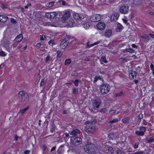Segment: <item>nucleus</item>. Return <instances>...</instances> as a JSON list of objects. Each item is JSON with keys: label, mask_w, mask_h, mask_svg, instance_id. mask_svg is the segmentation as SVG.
Masks as SVG:
<instances>
[{"label": "nucleus", "mask_w": 154, "mask_h": 154, "mask_svg": "<svg viewBox=\"0 0 154 154\" xmlns=\"http://www.w3.org/2000/svg\"><path fill=\"white\" fill-rule=\"evenodd\" d=\"M109 142H105L103 143L102 150L106 154H112L114 152L113 148L109 145Z\"/></svg>", "instance_id": "1"}, {"label": "nucleus", "mask_w": 154, "mask_h": 154, "mask_svg": "<svg viewBox=\"0 0 154 154\" xmlns=\"http://www.w3.org/2000/svg\"><path fill=\"white\" fill-rule=\"evenodd\" d=\"M84 148L85 151L88 153L94 152L96 149L95 145L89 142L87 143V144L84 146Z\"/></svg>", "instance_id": "2"}, {"label": "nucleus", "mask_w": 154, "mask_h": 154, "mask_svg": "<svg viewBox=\"0 0 154 154\" xmlns=\"http://www.w3.org/2000/svg\"><path fill=\"white\" fill-rule=\"evenodd\" d=\"M71 40L70 37L68 35H66L64 39L62 41L60 45V47L62 49L65 48L69 45V43H70V41Z\"/></svg>", "instance_id": "3"}, {"label": "nucleus", "mask_w": 154, "mask_h": 154, "mask_svg": "<svg viewBox=\"0 0 154 154\" xmlns=\"http://www.w3.org/2000/svg\"><path fill=\"white\" fill-rule=\"evenodd\" d=\"M110 89V85L106 84L102 85L100 89V92L103 95H105L108 93Z\"/></svg>", "instance_id": "4"}, {"label": "nucleus", "mask_w": 154, "mask_h": 154, "mask_svg": "<svg viewBox=\"0 0 154 154\" xmlns=\"http://www.w3.org/2000/svg\"><path fill=\"white\" fill-rule=\"evenodd\" d=\"M19 97H24L23 103H27L29 100V96L28 94L24 91H21L18 93Z\"/></svg>", "instance_id": "5"}, {"label": "nucleus", "mask_w": 154, "mask_h": 154, "mask_svg": "<svg viewBox=\"0 0 154 154\" xmlns=\"http://www.w3.org/2000/svg\"><path fill=\"white\" fill-rule=\"evenodd\" d=\"M82 139L80 137L72 136L71 138L72 143L75 146L79 145L82 143Z\"/></svg>", "instance_id": "6"}, {"label": "nucleus", "mask_w": 154, "mask_h": 154, "mask_svg": "<svg viewBox=\"0 0 154 154\" xmlns=\"http://www.w3.org/2000/svg\"><path fill=\"white\" fill-rule=\"evenodd\" d=\"M102 103L101 99L97 98L95 99L92 100V106L96 107L98 109Z\"/></svg>", "instance_id": "7"}, {"label": "nucleus", "mask_w": 154, "mask_h": 154, "mask_svg": "<svg viewBox=\"0 0 154 154\" xmlns=\"http://www.w3.org/2000/svg\"><path fill=\"white\" fill-rule=\"evenodd\" d=\"M103 19V17L100 15L96 14L92 15L90 17V20L93 22H97Z\"/></svg>", "instance_id": "8"}, {"label": "nucleus", "mask_w": 154, "mask_h": 154, "mask_svg": "<svg viewBox=\"0 0 154 154\" xmlns=\"http://www.w3.org/2000/svg\"><path fill=\"white\" fill-rule=\"evenodd\" d=\"M146 131V128L144 126H141L140 127V131H137L135 132V134L138 136H143L145 132Z\"/></svg>", "instance_id": "9"}, {"label": "nucleus", "mask_w": 154, "mask_h": 154, "mask_svg": "<svg viewBox=\"0 0 154 154\" xmlns=\"http://www.w3.org/2000/svg\"><path fill=\"white\" fill-rule=\"evenodd\" d=\"M129 11L128 7L127 5H123L119 8L120 12L123 14L127 13Z\"/></svg>", "instance_id": "10"}, {"label": "nucleus", "mask_w": 154, "mask_h": 154, "mask_svg": "<svg viewBox=\"0 0 154 154\" xmlns=\"http://www.w3.org/2000/svg\"><path fill=\"white\" fill-rule=\"evenodd\" d=\"M146 143H149V146L151 147H153L154 146V136L152 137H146L145 139Z\"/></svg>", "instance_id": "11"}, {"label": "nucleus", "mask_w": 154, "mask_h": 154, "mask_svg": "<svg viewBox=\"0 0 154 154\" xmlns=\"http://www.w3.org/2000/svg\"><path fill=\"white\" fill-rule=\"evenodd\" d=\"M73 17L76 20H81L84 18V15L80 13H75L74 14Z\"/></svg>", "instance_id": "12"}, {"label": "nucleus", "mask_w": 154, "mask_h": 154, "mask_svg": "<svg viewBox=\"0 0 154 154\" xmlns=\"http://www.w3.org/2000/svg\"><path fill=\"white\" fill-rule=\"evenodd\" d=\"M106 27V25L103 22H100L97 25V27L98 29L100 30L104 29Z\"/></svg>", "instance_id": "13"}, {"label": "nucleus", "mask_w": 154, "mask_h": 154, "mask_svg": "<svg viewBox=\"0 0 154 154\" xmlns=\"http://www.w3.org/2000/svg\"><path fill=\"white\" fill-rule=\"evenodd\" d=\"M70 12L69 11H66L64 14L62 18L64 20H67L68 19H69L70 17Z\"/></svg>", "instance_id": "14"}, {"label": "nucleus", "mask_w": 154, "mask_h": 154, "mask_svg": "<svg viewBox=\"0 0 154 154\" xmlns=\"http://www.w3.org/2000/svg\"><path fill=\"white\" fill-rule=\"evenodd\" d=\"M119 136V134L117 133H111L108 135L109 138L111 139H116L118 138Z\"/></svg>", "instance_id": "15"}, {"label": "nucleus", "mask_w": 154, "mask_h": 154, "mask_svg": "<svg viewBox=\"0 0 154 154\" xmlns=\"http://www.w3.org/2000/svg\"><path fill=\"white\" fill-rule=\"evenodd\" d=\"M101 42V41H98L96 42H94V43L90 45L89 44V42L88 41L87 42V45H86V48H90L91 47L94 46L95 45H97L99 43Z\"/></svg>", "instance_id": "16"}, {"label": "nucleus", "mask_w": 154, "mask_h": 154, "mask_svg": "<svg viewBox=\"0 0 154 154\" xmlns=\"http://www.w3.org/2000/svg\"><path fill=\"white\" fill-rule=\"evenodd\" d=\"M65 23L69 27H72L74 24V21L72 19H70L69 21L67 20Z\"/></svg>", "instance_id": "17"}, {"label": "nucleus", "mask_w": 154, "mask_h": 154, "mask_svg": "<svg viewBox=\"0 0 154 154\" xmlns=\"http://www.w3.org/2000/svg\"><path fill=\"white\" fill-rule=\"evenodd\" d=\"M112 34V31L110 29L106 30L105 33V35L107 37L109 38Z\"/></svg>", "instance_id": "18"}, {"label": "nucleus", "mask_w": 154, "mask_h": 154, "mask_svg": "<svg viewBox=\"0 0 154 154\" xmlns=\"http://www.w3.org/2000/svg\"><path fill=\"white\" fill-rule=\"evenodd\" d=\"M23 38V35L22 34H20L18 35L15 39V41L17 42H21Z\"/></svg>", "instance_id": "19"}, {"label": "nucleus", "mask_w": 154, "mask_h": 154, "mask_svg": "<svg viewBox=\"0 0 154 154\" xmlns=\"http://www.w3.org/2000/svg\"><path fill=\"white\" fill-rule=\"evenodd\" d=\"M8 17L5 15H0V21L2 22H6Z\"/></svg>", "instance_id": "20"}, {"label": "nucleus", "mask_w": 154, "mask_h": 154, "mask_svg": "<svg viewBox=\"0 0 154 154\" xmlns=\"http://www.w3.org/2000/svg\"><path fill=\"white\" fill-rule=\"evenodd\" d=\"M80 133V131L78 129L73 130L70 133V134L72 135L76 136Z\"/></svg>", "instance_id": "21"}, {"label": "nucleus", "mask_w": 154, "mask_h": 154, "mask_svg": "<svg viewBox=\"0 0 154 154\" xmlns=\"http://www.w3.org/2000/svg\"><path fill=\"white\" fill-rule=\"evenodd\" d=\"M125 94V92L121 91L119 93H118L114 94V96L115 97H123Z\"/></svg>", "instance_id": "22"}, {"label": "nucleus", "mask_w": 154, "mask_h": 154, "mask_svg": "<svg viewBox=\"0 0 154 154\" xmlns=\"http://www.w3.org/2000/svg\"><path fill=\"white\" fill-rule=\"evenodd\" d=\"M133 3L136 5H140L143 2L142 0H133Z\"/></svg>", "instance_id": "23"}, {"label": "nucleus", "mask_w": 154, "mask_h": 154, "mask_svg": "<svg viewBox=\"0 0 154 154\" xmlns=\"http://www.w3.org/2000/svg\"><path fill=\"white\" fill-rule=\"evenodd\" d=\"M89 110L91 112L93 113H96L98 111V108H97L96 107L93 106L91 108H89Z\"/></svg>", "instance_id": "24"}, {"label": "nucleus", "mask_w": 154, "mask_h": 154, "mask_svg": "<svg viewBox=\"0 0 154 154\" xmlns=\"http://www.w3.org/2000/svg\"><path fill=\"white\" fill-rule=\"evenodd\" d=\"M117 26L116 29V31L120 32L122 29V26L120 23H117Z\"/></svg>", "instance_id": "25"}, {"label": "nucleus", "mask_w": 154, "mask_h": 154, "mask_svg": "<svg viewBox=\"0 0 154 154\" xmlns=\"http://www.w3.org/2000/svg\"><path fill=\"white\" fill-rule=\"evenodd\" d=\"M55 125L53 123H51L50 126V131L51 133H53L54 131L55 128Z\"/></svg>", "instance_id": "26"}, {"label": "nucleus", "mask_w": 154, "mask_h": 154, "mask_svg": "<svg viewBox=\"0 0 154 154\" xmlns=\"http://www.w3.org/2000/svg\"><path fill=\"white\" fill-rule=\"evenodd\" d=\"M137 74V72L135 71H132L130 72V75L132 76V79H134L135 77V78H136Z\"/></svg>", "instance_id": "27"}, {"label": "nucleus", "mask_w": 154, "mask_h": 154, "mask_svg": "<svg viewBox=\"0 0 154 154\" xmlns=\"http://www.w3.org/2000/svg\"><path fill=\"white\" fill-rule=\"evenodd\" d=\"M91 25L89 23H85L83 24V27L86 29L90 27Z\"/></svg>", "instance_id": "28"}, {"label": "nucleus", "mask_w": 154, "mask_h": 154, "mask_svg": "<svg viewBox=\"0 0 154 154\" xmlns=\"http://www.w3.org/2000/svg\"><path fill=\"white\" fill-rule=\"evenodd\" d=\"M124 52H129L130 53H134V51L131 48H126L124 50Z\"/></svg>", "instance_id": "29"}, {"label": "nucleus", "mask_w": 154, "mask_h": 154, "mask_svg": "<svg viewBox=\"0 0 154 154\" xmlns=\"http://www.w3.org/2000/svg\"><path fill=\"white\" fill-rule=\"evenodd\" d=\"M50 15L51 16L50 19H54L56 15V13L55 12H50Z\"/></svg>", "instance_id": "30"}, {"label": "nucleus", "mask_w": 154, "mask_h": 154, "mask_svg": "<svg viewBox=\"0 0 154 154\" xmlns=\"http://www.w3.org/2000/svg\"><path fill=\"white\" fill-rule=\"evenodd\" d=\"M116 152L117 154H126V153L123 151L122 150L119 149H118L116 151Z\"/></svg>", "instance_id": "31"}, {"label": "nucleus", "mask_w": 154, "mask_h": 154, "mask_svg": "<svg viewBox=\"0 0 154 154\" xmlns=\"http://www.w3.org/2000/svg\"><path fill=\"white\" fill-rule=\"evenodd\" d=\"M28 106L25 108V109L21 110L19 112V113H20L21 115H23L24 112L29 109Z\"/></svg>", "instance_id": "32"}, {"label": "nucleus", "mask_w": 154, "mask_h": 154, "mask_svg": "<svg viewBox=\"0 0 154 154\" xmlns=\"http://www.w3.org/2000/svg\"><path fill=\"white\" fill-rule=\"evenodd\" d=\"M129 119L128 117L122 119V122L124 123H126L129 122Z\"/></svg>", "instance_id": "33"}, {"label": "nucleus", "mask_w": 154, "mask_h": 154, "mask_svg": "<svg viewBox=\"0 0 154 154\" xmlns=\"http://www.w3.org/2000/svg\"><path fill=\"white\" fill-rule=\"evenodd\" d=\"M55 3L54 2H50L49 3H48L46 4V6L47 7H52L54 5V4Z\"/></svg>", "instance_id": "34"}, {"label": "nucleus", "mask_w": 154, "mask_h": 154, "mask_svg": "<svg viewBox=\"0 0 154 154\" xmlns=\"http://www.w3.org/2000/svg\"><path fill=\"white\" fill-rule=\"evenodd\" d=\"M118 119H114L110 121L109 122V123H112L116 122L118 121ZM110 126H112V125H111V124H110Z\"/></svg>", "instance_id": "35"}, {"label": "nucleus", "mask_w": 154, "mask_h": 154, "mask_svg": "<svg viewBox=\"0 0 154 154\" xmlns=\"http://www.w3.org/2000/svg\"><path fill=\"white\" fill-rule=\"evenodd\" d=\"M71 63V60L70 59H66L65 60L64 64L65 65H67L70 64Z\"/></svg>", "instance_id": "36"}, {"label": "nucleus", "mask_w": 154, "mask_h": 154, "mask_svg": "<svg viewBox=\"0 0 154 154\" xmlns=\"http://www.w3.org/2000/svg\"><path fill=\"white\" fill-rule=\"evenodd\" d=\"M7 55V54L4 51H2L0 52V56L2 57H5Z\"/></svg>", "instance_id": "37"}, {"label": "nucleus", "mask_w": 154, "mask_h": 154, "mask_svg": "<svg viewBox=\"0 0 154 154\" xmlns=\"http://www.w3.org/2000/svg\"><path fill=\"white\" fill-rule=\"evenodd\" d=\"M9 46L10 45L9 43L7 44H5L4 45L5 47L7 49L8 51L9 52L10 51V50L9 48H10Z\"/></svg>", "instance_id": "38"}, {"label": "nucleus", "mask_w": 154, "mask_h": 154, "mask_svg": "<svg viewBox=\"0 0 154 154\" xmlns=\"http://www.w3.org/2000/svg\"><path fill=\"white\" fill-rule=\"evenodd\" d=\"M107 111L106 109L105 108H102L100 110V112L101 113H105Z\"/></svg>", "instance_id": "39"}, {"label": "nucleus", "mask_w": 154, "mask_h": 154, "mask_svg": "<svg viewBox=\"0 0 154 154\" xmlns=\"http://www.w3.org/2000/svg\"><path fill=\"white\" fill-rule=\"evenodd\" d=\"M72 93L73 94H77L78 93V89L74 88L72 89Z\"/></svg>", "instance_id": "40"}, {"label": "nucleus", "mask_w": 154, "mask_h": 154, "mask_svg": "<svg viewBox=\"0 0 154 154\" xmlns=\"http://www.w3.org/2000/svg\"><path fill=\"white\" fill-rule=\"evenodd\" d=\"M101 78L100 77L96 76L94 78V82L95 83L97 81L100 79Z\"/></svg>", "instance_id": "41"}, {"label": "nucleus", "mask_w": 154, "mask_h": 154, "mask_svg": "<svg viewBox=\"0 0 154 154\" xmlns=\"http://www.w3.org/2000/svg\"><path fill=\"white\" fill-rule=\"evenodd\" d=\"M57 57H61L62 55V53L60 51H58L57 52Z\"/></svg>", "instance_id": "42"}, {"label": "nucleus", "mask_w": 154, "mask_h": 154, "mask_svg": "<svg viewBox=\"0 0 154 154\" xmlns=\"http://www.w3.org/2000/svg\"><path fill=\"white\" fill-rule=\"evenodd\" d=\"M91 128H89V126L86 127L85 128V131L87 132L90 131Z\"/></svg>", "instance_id": "43"}, {"label": "nucleus", "mask_w": 154, "mask_h": 154, "mask_svg": "<svg viewBox=\"0 0 154 154\" xmlns=\"http://www.w3.org/2000/svg\"><path fill=\"white\" fill-rule=\"evenodd\" d=\"M44 82H45V79H42L40 83V86L41 87L43 86L44 84Z\"/></svg>", "instance_id": "44"}, {"label": "nucleus", "mask_w": 154, "mask_h": 154, "mask_svg": "<svg viewBox=\"0 0 154 154\" xmlns=\"http://www.w3.org/2000/svg\"><path fill=\"white\" fill-rule=\"evenodd\" d=\"M101 60L104 63L107 62V61L106 60V57L105 56H103L101 58Z\"/></svg>", "instance_id": "45"}, {"label": "nucleus", "mask_w": 154, "mask_h": 154, "mask_svg": "<svg viewBox=\"0 0 154 154\" xmlns=\"http://www.w3.org/2000/svg\"><path fill=\"white\" fill-rule=\"evenodd\" d=\"M139 144V142H137L135 143L133 145V147L134 149H137L138 147V145Z\"/></svg>", "instance_id": "46"}, {"label": "nucleus", "mask_w": 154, "mask_h": 154, "mask_svg": "<svg viewBox=\"0 0 154 154\" xmlns=\"http://www.w3.org/2000/svg\"><path fill=\"white\" fill-rule=\"evenodd\" d=\"M79 81L78 79H76L75 80V81L73 82L74 84L76 86H78L79 84Z\"/></svg>", "instance_id": "47"}, {"label": "nucleus", "mask_w": 154, "mask_h": 154, "mask_svg": "<svg viewBox=\"0 0 154 154\" xmlns=\"http://www.w3.org/2000/svg\"><path fill=\"white\" fill-rule=\"evenodd\" d=\"M142 38L144 39H149V36L147 35H145L142 36Z\"/></svg>", "instance_id": "48"}, {"label": "nucleus", "mask_w": 154, "mask_h": 154, "mask_svg": "<svg viewBox=\"0 0 154 154\" xmlns=\"http://www.w3.org/2000/svg\"><path fill=\"white\" fill-rule=\"evenodd\" d=\"M45 16L47 18L50 19V12L46 13L45 14Z\"/></svg>", "instance_id": "49"}, {"label": "nucleus", "mask_w": 154, "mask_h": 154, "mask_svg": "<svg viewBox=\"0 0 154 154\" xmlns=\"http://www.w3.org/2000/svg\"><path fill=\"white\" fill-rule=\"evenodd\" d=\"M7 5L6 4H3L1 6V8L3 9H4L7 8Z\"/></svg>", "instance_id": "50"}, {"label": "nucleus", "mask_w": 154, "mask_h": 154, "mask_svg": "<svg viewBox=\"0 0 154 154\" xmlns=\"http://www.w3.org/2000/svg\"><path fill=\"white\" fill-rule=\"evenodd\" d=\"M11 23H12L15 24L17 23L16 20L13 18H11Z\"/></svg>", "instance_id": "51"}, {"label": "nucleus", "mask_w": 154, "mask_h": 154, "mask_svg": "<svg viewBox=\"0 0 154 154\" xmlns=\"http://www.w3.org/2000/svg\"><path fill=\"white\" fill-rule=\"evenodd\" d=\"M143 118V115L142 113H140L138 116V120H141Z\"/></svg>", "instance_id": "52"}, {"label": "nucleus", "mask_w": 154, "mask_h": 154, "mask_svg": "<svg viewBox=\"0 0 154 154\" xmlns=\"http://www.w3.org/2000/svg\"><path fill=\"white\" fill-rule=\"evenodd\" d=\"M50 59V57L49 56H48L47 57H46L45 58V61L46 63H48V61Z\"/></svg>", "instance_id": "53"}, {"label": "nucleus", "mask_w": 154, "mask_h": 154, "mask_svg": "<svg viewBox=\"0 0 154 154\" xmlns=\"http://www.w3.org/2000/svg\"><path fill=\"white\" fill-rule=\"evenodd\" d=\"M151 149H149L148 148H147V149L145 150V153L146 154H148L149 153V152L150 151Z\"/></svg>", "instance_id": "54"}, {"label": "nucleus", "mask_w": 154, "mask_h": 154, "mask_svg": "<svg viewBox=\"0 0 154 154\" xmlns=\"http://www.w3.org/2000/svg\"><path fill=\"white\" fill-rule=\"evenodd\" d=\"M47 147L45 145H43L42 147V149L43 150V151H44L45 150H46V149L47 148Z\"/></svg>", "instance_id": "55"}, {"label": "nucleus", "mask_w": 154, "mask_h": 154, "mask_svg": "<svg viewBox=\"0 0 154 154\" xmlns=\"http://www.w3.org/2000/svg\"><path fill=\"white\" fill-rule=\"evenodd\" d=\"M48 43L50 45L51 44L52 45H53L54 44V41L53 40H50L48 42Z\"/></svg>", "instance_id": "56"}, {"label": "nucleus", "mask_w": 154, "mask_h": 154, "mask_svg": "<svg viewBox=\"0 0 154 154\" xmlns=\"http://www.w3.org/2000/svg\"><path fill=\"white\" fill-rule=\"evenodd\" d=\"M150 67L151 68V70L152 71H154V66L151 63L150 65Z\"/></svg>", "instance_id": "57"}, {"label": "nucleus", "mask_w": 154, "mask_h": 154, "mask_svg": "<svg viewBox=\"0 0 154 154\" xmlns=\"http://www.w3.org/2000/svg\"><path fill=\"white\" fill-rule=\"evenodd\" d=\"M150 15H154V12L149 10L147 12Z\"/></svg>", "instance_id": "58"}, {"label": "nucleus", "mask_w": 154, "mask_h": 154, "mask_svg": "<svg viewBox=\"0 0 154 154\" xmlns=\"http://www.w3.org/2000/svg\"><path fill=\"white\" fill-rule=\"evenodd\" d=\"M56 146H54L51 149V152H52V153L54 152V151L56 149Z\"/></svg>", "instance_id": "59"}, {"label": "nucleus", "mask_w": 154, "mask_h": 154, "mask_svg": "<svg viewBox=\"0 0 154 154\" xmlns=\"http://www.w3.org/2000/svg\"><path fill=\"white\" fill-rule=\"evenodd\" d=\"M114 16L115 17V20H117L118 19V17H119V15L117 14H114Z\"/></svg>", "instance_id": "60"}, {"label": "nucleus", "mask_w": 154, "mask_h": 154, "mask_svg": "<svg viewBox=\"0 0 154 154\" xmlns=\"http://www.w3.org/2000/svg\"><path fill=\"white\" fill-rule=\"evenodd\" d=\"M41 44L40 43H37L36 45V46L38 47V48H40L41 46Z\"/></svg>", "instance_id": "61"}, {"label": "nucleus", "mask_w": 154, "mask_h": 154, "mask_svg": "<svg viewBox=\"0 0 154 154\" xmlns=\"http://www.w3.org/2000/svg\"><path fill=\"white\" fill-rule=\"evenodd\" d=\"M71 151L73 152L76 153L77 152V150L75 149H73L71 150Z\"/></svg>", "instance_id": "62"}, {"label": "nucleus", "mask_w": 154, "mask_h": 154, "mask_svg": "<svg viewBox=\"0 0 154 154\" xmlns=\"http://www.w3.org/2000/svg\"><path fill=\"white\" fill-rule=\"evenodd\" d=\"M89 60H90V59L87 57H86L84 59V60L86 61H89Z\"/></svg>", "instance_id": "63"}, {"label": "nucleus", "mask_w": 154, "mask_h": 154, "mask_svg": "<svg viewBox=\"0 0 154 154\" xmlns=\"http://www.w3.org/2000/svg\"><path fill=\"white\" fill-rule=\"evenodd\" d=\"M135 154H143L142 152H135Z\"/></svg>", "instance_id": "64"}]
</instances>
